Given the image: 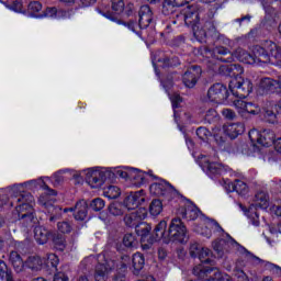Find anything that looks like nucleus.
Here are the masks:
<instances>
[{"instance_id":"obj_1","label":"nucleus","mask_w":281,"mask_h":281,"mask_svg":"<svg viewBox=\"0 0 281 281\" xmlns=\"http://www.w3.org/2000/svg\"><path fill=\"white\" fill-rule=\"evenodd\" d=\"M220 70L224 76L234 78L229 83V91L232 93L231 102H233L237 113L241 117L258 115L261 111L260 106L243 100L254 91V83H251V80L240 77L245 71L240 65L221 66Z\"/></svg>"},{"instance_id":"obj_2","label":"nucleus","mask_w":281,"mask_h":281,"mask_svg":"<svg viewBox=\"0 0 281 281\" xmlns=\"http://www.w3.org/2000/svg\"><path fill=\"white\" fill-rule=\"evenodd\" d=\"M167 221H160L154 229V233L150 234V225L142 224L136 228L137 236L140 238V245L143 249H150L154 243H186L188 229L181 218H173L169 225V232Z\"/></svg>"},{"instance_id":"obj_3","label":"nucleus","mask_w":281,"mask_h":281,"mask_svg":"<svg viewBox=\"0 0 281 281\" xmlns=\"http://www.w3.org/2000/svg\"><path fill=\"white\" fill-rule=\"evenodd\" d=\"M233 56L246 65L262 67V65L270 64L281 67V48L271 41L265 42L262 46L252 47V55L243 48H237Z\"/></svg>"},{"instance_id":"obj_4","label":"nucleus","mask_w":281,"mask_h":281,"mask_svg":"<svg viewBox=\"0 0 281 281\" xmlns=\"http://www.w3.org/2000/svg\"><path fill=\"white\" fill-rule=\"evenodd\" d=\"M199 260L201 265L195 266L193 268L194 276H198V278H212L214 276V280L217 281H232V278H229L228 274H223L218 269L212 268L214 267V257L212 256V250L210 248H201L199 254Z\"/></svg>"},{"instance_id":"obj_5","label":"nucleus","mask_w":281,"mask_h":281,"mask_svg":"<svg viewBox=\"0 0 281 281\" xmlns=\"http://www.w3.org/2000/svg\"><path fill=\"white\" fill-rule=\"evenodd\" d=\"M184 23L186 25H190L192 27L193 35L195 36L196 41H199V43H205L207 35L216 36V27H214L212 23L205 24V27H209V32L203 29V24L199 22V12L194 5L188 7L184 11Z\"/></svg>"},{"instance_id":"obj_6","label":"nucleus","mask_w":281,"mask_h":281,"mask_svg":"<svg viewBox=\"0 0 281 281\" xmlns=\"http://www.w3.org/2000/svg\"><path fill=\"white\" fill-rule=\"evenodd\" d=\"M32 203H34V198L30 193H22L12 196L10 200V206L14 207L18 212V218H25L26 223H32L34 221V210L32 209Z\"/></svg>"},{"instance_id":"obj_7","label":"nucleus","mask_w":281,"mask_h":281,"mask_svg":"<svg viewBox=\"0 0 281 281\" xmlns=\"http://www.w3.org/2000/svg\"><path fill=\"white\" fill-rule=\"evenodd\" d=\"M81 175H85L86 181L90 188H102L106 179L111 177V171L106 168L95 167L81 171Z\"/></svg>"},{"instance_id":"obj_8","label":"nucleus","mask_w":281,"mask_h":281,"mask_svg":"<svg viewBox=\"0 0 281 281\" xmlns=\"http://www.w3.org/2000/svg\"><path fill=\"white\" fill-rule=\"evenodd\" d=\"M248 135L255 151L260 150V146L269 147L276 144V134L271 130H265L263 132L251 130Z\"/></svg>"},{"instance_id":"obj_9","label":"nucleus","mask_w":281,"mask_h":281,"mask_svg":"<svg viewBox=\"0 0 281 281\" xmlns=\"http://www.w3.org/2000/svg\"><path fill=\"white\" fill-rule=\"evenodd\" d=\"M206 98L213 104H227V99L232 102V94L223 83H214L209 88Z\"/></svg>"},{"instance_id":"obj_10","label":"nucleus","mask_w":281,"mask_h":281,"mask_svg":"<svg viewBox=\"0 0 281 281\" xmlns=\"http://www.w3.org/2000/svg\"><path fill=\"white\" fill-rule=\"evenodd\" d=\"M49 236H52L53 243L57 247V249L63 251V249H65V237L63 236L55 237L54 234H52L49 231H47V228L43 226L35 227L34 238L36 243H38V245H45V243L49 240Z\"/></svg>"},{"instance_id":"obj_11","label":"nucleus","mask_w":281,"mask_h":281,"mask_svg":"<svg viewBox=\"0 0 281 281\" xmlns=\"http://www.w3.org/2000/svg\"><path fill=\"white\" fill-rule=\"evenodd\" d=\"M116 175L122 179H130L131 181H135L136 186H142V183L146 182V177H153V173H145L139 169L123 167L116 170Z\"/></svg>"},{"instance_id":"obj_12","label":"nucleus","mask_w":281,"mask_h":281,"mask_svg":"<svg viewBox=\"0 0 281 281\" xmlns=\"http://www.w3.org/2000/svg\"><path fill=\"white\" fill-rule=\"evenodd\" d=\"M153 21V11L150 10V7L143 5L139 10V20L138 25L135 22H132L128 24V30L132 32H135L138 36H142V33L137 32V27L140 30H146L148 25H150Z\"/></svg>"},{"instance_id":"obj_13","label":"nucleus","mask_w":281,"mask_h":281,"mask_svg":"<svg viewBox=\"0 0 281 281\" xmlns=\"http://www.w3.org/2000/svg\"><path fill=\"white\" fill-rule=\"evenodd\" d=\"M149 192L154 196H172L175 194V187L166 180L159 179L149 187Z\"/></svg>"},{"instance_id":"obj_14","label":"nucleus","mask_w":281,"mask_h":281,"mask_svg":"<svg viewBox=\"0 0 281 281\" xmlns=\"http://www.w3.org/2000/svg\"><path fill=\"white\" fill-rule=\"evenodd\" d=\"M143 203H146V192H144V190H140L130 193L124 200L123 207L128 211L137 210V207H139V205H142Z\"/></svg>"},{"instance_id":"obj_15","label":"nucleus","mask_w":281,"mask_h":281,"mask_svg":"<svg viewBox=\"0 0 281 281\" xmlns=\"http://www.w3.org/2000/svg\"><path fill=\"white\" fill-rule=\"evenodd\" d=\"M148 216V211L145 207H139L136 211L127 214L124 217V223L127 225V227H135L136 226V234H137V228L139 225H146V223L139 224V221H144Z\"/></svg>"},{"instance_id":"obj_16","label":"nucleus","mask_w":281,"mask_h":281,"mask_svg":"<svg viewBox=\"0 0 281 281\" xmlns=\"http://www.w3.org/2000/svg\"><path fill=\"white\" fill-rule=\"evenodd\" d=\"M202 170L212 177V175H223V165L218 162H211L210 157L201 156L198 159Z\"/></svg>"},{"instance_id":"obj_17","label":"nucleus","mask_w":281,"mask_h":281,"mask_svg":"<svg viewBox=\"0 0 281 281\" xmlns=\"http://www.w3.org/2000/svg\"><path fill=\"white\" fill-rule=\"evenodd\" d=\"M115 269V261L106 260L105 263H99L95 268V281H106L109 273Z\"/></svg>"},{"instance_id":"obj_18","label":"nucleus","mask_w":281,"mask_h":281,"mask_svg":"<svg viewBox=\"0 0 281 281\" xmlns=\"http://www.w3.org/2000/svg\"><path fill=\"white\" fill-rule=\"evenodd\" d=\"M202 225L204 226H195L194 232L201 234L205 238H210L212 236V229L215 232H221V226L214 220H203Z\"/></svg>"},{"instance_id":"obj_19","label":"nucleus","mask_w":281,"mask_h":281,"mask_svg":"<svg viewBox=\"0 0 281 281\" xmlns=\"http://www.w3.org/2000/svg\"><path fill=\"white\" fill-rule=\"evenodd\" d=\"M199 78H201V68L199 66H193L184 72L182 80L189 89H192L196 85Z\"/></svg>"},{"instance_id":"obj_20","label":"nucleus","mask_w":281,"mask_h":281,"mask_svg":"<svg viewBox=\"0 0 281 281\" xmlns=\"http://www.w3.org/2000/svg\"><path fill=\"white\" fill-rule=\"evenodd\" d=\"M223 133L227 135L231 139H236L238 135H243L245 133V124L244 123H228L223 126Z\"/></svg>"},{"instance_id":"obj_21","label":"nucleus","mask_w":281,"mask_h":281,"mask_svg":"<svg viewBox=\"0 0 281 281\" xmlns=\"http://www.w3.org/2000/svg\"><path fill=\"white\" fill-rule=\"evenodd\" d=\"M87 202L85 200H81L77 202V204L74 207L65 209L64 212H75L74 216L76 221H85L87 218Z\"/></svg>"},{"instance_id":"obj_22","label":"nucleus","mask_w":281,"mask_h":281,"mask_svg":"<svg viewBox=\"0 0 281 281\" xmlns=\"http://www.w3.org/2000/svg\"><path fill=\"white\" fill-rule=\"evenodd\" d=\"M260 87L265 91L281 93V77H279L278 81L271 78H263L261 79Z\"/></svg>"},{"instance_id":"obj_23","label":"nucleus","mask_w":281,"mask_h":281,"mask_svg":"<svg viewBox=\"0 0 281 281\" xmlns=\"http://www.w3.org/2000/svg\"><path fill=\"white\" fill-rule=\"evenodd\" d=\"M192 0H166L162 4L164 14H169L170 12H175V8H181V5H186L190 3Z\"/></svg>"},{"instance_id":"obj_24","label":"nucleus","mask_w":281,"mask_h":281,"mask_svg":"<svg viewBox=\"0 0 281 281\" xmlns=\"http://www.w3.org/2000/svg\"><path fill=\"white\" fill-rule=\"evenodd\" d=\"M9 262L12 265L14 271L16 273H21L23 271V268L25 267V263L23 262V259L21 258V255L16 251H12L9 256Z\"/></svg>"},{"instance_id":"obj_25","label":"nucleus","mask_w":281,"mask_h":281,"mask_svg":"<svg viewBox=\"0 0 281 281\" xmlns=\"http://www.w3.org/2000/svg\"><path fill=\"white\" fill-rule=\"evenodd\" d=\"M199 216H201V211L194 204H189L182 214V218H187V221H196Z\"/></svg>"},{"instance_id":"obj_26","label":"nucleus","mask_w":281,"mask_h":281,"mask_svg":"<svg viewBox=\"0 0 281 281\" xmlns=\"http://www.w3.org/2000/svg\"><path fill=\"white\" fill-rule=\"evenodd\" d=\"M207 58L212 56L213 60H223L222 56H226V54H229V50L223 46H217L212 50L205 52Z\"/></svg>"},{"instance_id":"obj_27","label":"nucleus","mask_w":281,"mask_h":281,"mask_svg":"<svg viewBox=\"0 0 281 281\" xmlns=\"http://www.w3.org/2000/svg\"><path fill=\"white\" fill-rule=\"evenodd\" d=\"M255 205L261 210H267L269 207V195L263 191L258 192L255 196Z\"/></svg>"},{"instance_id":"obj_28","label":"nucleus","mask_w":281,"mask_h":281,"mask_svg":"<svg viewBox=\"0 0 281 281\" xmlns=\"http://www.w3.org/2000/svg\"><path fill=\"white\" fill-rule=\"evenodd\" d=\"M132 265L134 268V273H139L144 269V265H146V259H144V255L137 252L133 255Z\"/></svg>"},{"instance_id":"obj_29","label":"nucleus","mask_w":281,"mask_h":281,"mask_svg":"<svg viewBox=\"0 0 281 281\" xmlns=\"http://www.w3.org/2000/svg\"><path fill=\"white\" fill-rule=\"evenodd\" d=\"M228 192H237V194H246L247 183L241 180L228 183Z\"/></svg>"},{"instance_id":"obj_30","label":"nucleus","mask_w":281,"mask_h":281,"mask_svg":"<svg viewBox=\"0 0 281 281\" xmlns=\"http://www.w3.org/2000/svg\"><path fill=\"white\" fill-rule=\"evenodd\" d=\"M45 16L48 19H67V12L57 10L56 8H47L45 11Z\"/></svg>"},{"instance_id":"obj_31","label":"nucleus","mask_w":281,"mask_h":281,"mask_svg":"<svg viewBox=\"0 0 281 281\" xmlns=\"http://www.w3.org/2000/svg\"><path fill=\"white\" fill-rule=\"evenodd\" d=\"M164 210V204L159 200H154L149 205L151 216H159Z\"/></svg>"},{"instance_id":"obj_32","label":"nucleus","mask_w":281,"mask_h":281,"mask_svg":"<svg viewBox=\"0 0 281 281\" xmlns=\"http://www.w3.org/2000/svg\"><path fill=\"white\" fill-rule=\"evenodd\" d=\"M103 194L108 199H117V196H120L122 194V191L120 190V188H117L115 186H110L104 189Z\"/></svg>"},{"instance_id":"obj_33","label":"nucleus","mask_w":281,"mask_h":281,"mask_svg":"<svg viewBox=\"0 0 281 281\" xmlns=\"http://www.w3.org/2000/svg\"><path fill=\"white\" fill-rule=\"evenodd\" d=\"M109 212L112 216H122L124 214V206L120 202H113L109 206Z\"/></svg>"},{"instance_id":"obj_34","label":"nucleus","mask_w":281,"mask_h":281,"mask_svg":"<svg viewBox=\"0 0 281 281\" xmlns=\"http://www.w3.org/2000/svg\"><path fill=\"white\" fill-rule=\"evenodd\" d=\"M36 183L37 186H40V188L45 190V194H48L49 196H56V191L49 189V187L47 186V183H49L48 177L37 180Z\"/></svg>"},{"instance_id":"obj_35","label":"nucleus","mask_w":281,"mask_h":281,"mask_svg":"<svg viewBox=\"0 0 281 281\" xmlns=\"http://www.w3.org/2000/svg\"><path fill=\"white\" fill-rule=\"evenodd\" d=\"M263 117L269 124H278V115L273 112V108L266 109Z\"/></svg>"},{"instance_id":"obj_36","label":"nucleus","mask_w":281,"mask_h":281,"mask_svg":"<svg viewBox=\"0 0 281 281\" xmlns=\"http://www.w3.org/2000/svg\"><path fill=\"white\" fill-rule=\"evenodd\" d=\"M27 265L30 269L38 270L43 265H45V261L41 259V257H31L29 258Z\"/></svg>"},{"instance_id":"obj_37","label":"nucleus","mask_w":281,"mask_h":281,"mask_svg":"<svg viewBox=\"0 0 281 281\" xmlns=\"http://www.w3.org/2000/svg\"><path fill=\"white\" fill-rule=\"evenodd\" d=\"M0 2L7 3V8H9V10H12L13 12H23V4L19 1L12 3V0H0Z\"/></svg>"},{"instance_id":"obj_38","label":"nucleus","mask_w":281,"mask_h":281,"mask_svg":"<svg viewBox=\"0 0 281 281\" xmlns=\"http://www.w3.org/2000/svg\"><path fill=\"white\" fill-rule=\"evenodd\" d=\"M124 0H113L112 1V11L114 14H122L124 12Z\"/></svg>"},{"instance_id":"obj_39","label":"nucleus","mask_w":281,"mask_h":281,"mask_svg":"<svg viewBox=\"0 0 281 281\" xmlns=\"http://www.w3.org/2000/svg\"><path fill=\"white\" fill-rule=\"evenodd\" d=\"M58 256L55 254H48L46 260H44V265H46V267H58Z\"/></svg>"},{"instance_id":"obj_40","label":"nucleus","mask_w":281,"mask_h":281,"mask_svg":"<svg viewBox=\"0 0 281 281\" xmlns=\"http://www.w3.org/2000/svg\"><path fill=\"white\" fill-rule=\"evenodd\" d=\"M196 135L200 139H202V142H207V139L212 137V133L205 127H199L196 130Z\"/></svg>"},{"instance_id":"obj_41","label":"nucleus","mask_w":281,"mask_h":281,"mask_svg":"<svg viewBox=\"0 0 281 281\" xmlns=\"http://www.w3.org/2000/svg\"><path fill=\"white\" fill-rule=\"evenodd\" d=\"M123 245L125 247H135V245H137V239H135V235L125 234L123 237Z\"/></svg>"},{"instance_id":"obj_42","label":"nucleus","mask_w":281,"mask_h":281,"mask_svg":"<svg viewBox=\"0 0 281 281\" xmlns=\"http://www.w3.org/2000/svg\"><path fill=\"white\" fill-rule=\"evenodd\" d=\"M172 109H173V115L177 122V109H179V103L181 102V97L178 93H173L170 97Z\"/></svg>"},{"instance_id":"obj_43","label":"nucleus","mask_w":281,"mask_h":281,"mask_svg":"<svg viewBox=\"0 0 281 281\" xmlns=\"http://www.w3.org/2000/svg\"><path fill=\"white\" fill-rule=\"evenodd\" d=\"M104 200L97 198L94 199L91 203H90V207L94 211V212H100V210H103L104 207Z\"/></svg>"},{"instance_id":"obj_44","label":"nucleus","mask_w":281,"mask_h":281,"mask_svg":"<svg viewBox=\"0 0 281 281\" xmlns=\"http://www.w3.org/2000/svg\"><path fill=\"white\" fill-rule=\"evenodd\" d=\"M263 267L271 271L272 273H277L278 276H281V268L280 266H276L274 263H271L269 261H263Z\"/></svg>"},{"instance_id":"obj_45","label":"nucleus","mask_w":281,"mask_h":281,"mask_svg":"<svg viewBox=\"0 0 281 281\" xmlns=\"http://www.w3.org/2000/svg\"><path fill=\"white\" fill-rule=\"evenodd\" d=\"M57 228L61 234H69L71 232V225L68 222L58 223Z\"/></svg>"},{"instance_id":"obj_46","label":"nucleus","mask_w":281,"mask_h":281,"mask_svg":"<svg viewBox=\"0 0 281 281\" xmlns=\"http://www.w3.org/2000/svg\"><path fill=\"white\" fill-rule=\"evenodd\" d=\"M201 249H203V247L199 246V244L191 245L190 256H192V258H199V255L201 254Z\"/></svg>"},{"instance_id":"obj_47","label":"nucleus","mask_w":281,"mask_h":281,"mask_svg":"<svg viewBox=\"0 0 281 281\" xmlns=\"http://www.w3.org/2000/svg\"><path fill=\"white\" fill-rule=\"evenodd\" d=\"M222 115L225 120H236V112L232 109H224L222 110Z\"/></svg>"},{"instance_id":"obj_48","label":"nucleus","mask_w":281,"mask_h":281,"mask_svg":"<svg viewBox=\"0 0 281 281\" xmlns=\"http://www.w3.org/2000/svg\"><path fill=\"white\" fill-rule=\"evenodd\" d=\"M41 10H43L41 2L34 1L29 4V12H41Z\"/></svg>"},{"instance_id":"obj_49","label":"nucleus","mask_w":281,"mask_h":281,"mask_svg":"<svg viewBox=\"0 0 281 281\" xmlns=\"http://www.w3.org/2000/svg\"><path fill=\"white\" fill-rule=\"evenodd\" d=\"M40 203H42V205H45V207H48V212H50V214H54V212H57V210H60L52 205L49 206V203H47V200H45V196L40 198Z\"/></svg>"},{"instance_id":"obj_50","label":"nucleus","mask_w":281,"mask_h":281,"mask_svg":"<svg viewBox=\"0 0 281 281\" xmlns=\"http://www.w3.org/2000/svg\"><path fill=\"white\" fill-rule=\"evenodd\" d=\"M54 281H69V277L64 272H57L54 277Z\"/></svg>"},{"instance_id":"obj_51","label":"nucleus","mask_w":281,"mask_h":281,"mask_svg":"<svg viewBox=\"0 0 281 281\" xmlns=\"http://www.w3.org/2000/svg\"><path fill=\"white\" fill-rule=\"evenodd\" d=\"M0 274L8 276V266L5 265V261H0Z\"/></svg>"},{"instance_id":"obj_52","label":"nucleus","mask_w":281,"mask_h":281,"mask_svg":"<svg viewBox=\"0 0 281 281\" xmlns=\"http://www.w3.org/2000/svg\"><path fill=\"white\" fill-rule=\"evenodd\" d=\"M214 117H216V110L210 109V110L206 112V120H207L209 122H211V120H214Z\"/></svg>"},{"instance_id":"obj_53","label":"nucleus","mask_w":281,"mask_h":281,"mask_svg":"<svg viewBox=\"0 0 281 281\" xmlns=\"http://www.w3.org/2000/svg\"><path fill=\"white\" fill-rule=\"evenodd\" d=\"M270 210L276 216H281V205H274Z\"/></svg>"},{"instance_id":"obj_54","label":"nucleus","mask_w":281,"mask_h":281,"mask_svg":"<svg viewBox=\"0 0 281 281\" xmlns=\"http://www.w3.org/2000/svg\"><path fill=\"white\" fill-rule=\"evenodd\" d=\"M98 0H81V8H89Z\"/></svg>"},{"instance_id":"obj_55","label":"nucleus","mask_w":281,"mask_h":281,"mask_svg":"<svg viewBox=\"0 0 281 281\" xmlns=\"http://www.w3.org/2000/svg\"><path fill=\"white\" fill-rule=\"evenodd\" d=\"M128 260H130L128 256L122 257V261L119 269L121 270L126 269V266L128 265Z\"/></svg>"},{"instance_id":"obj_56","label":"nucleus","mask_w":281,"mask_h":281,"mask_svg":"<svg viewBox=\"0 0 281 281\" xmlns=\"http://www.w3.org/2000/svg\"><path fill=\"white\" fill-rule=\"evenodd\" d=\"M237 278H238V281H249V279L247 278V274H245L244 271H238Z\"/></svg>"},{"instance_id":"obj_57","label":"nucleus","mask_w":281,"mask_h":281,"mask_svg":"<svg viewBox=\"0 0 281 281\" xmlns=\"http://www.w3.org/2000/svg\"><path fill=\"white\" fill-rule=\"evenodd\" d=\"M166 256H168V252H166V249H164V248L158 249V258L160 260H164L166 258Z\"/></svg>"},{"instance_id":"obj_58","label":"nucleus","mask_w":281,"mask_h":281,"mask_svg":"<svg viewBox=\"0 0 281 281\" xmlns=\"http://www.w3.org/2000/svg\"><path fill=\"white\" fill-rule=\"evenodd\" d=\"M274 148L277 153L281 154V138H278L277 140H274Z\"/></svg>"},{"instance_id":"obj_59","label":"nucleus","mask_w":281,"mask_h":281,"mask_svg":"<svg viewBox=\"0 0 281 281\" xmlns=\"http://www.w3.org/2000/svg\"><path fill=\"white\" fill-rule=\"evenodd\" d=\"M213 249H214V251H217V254H221L222 248H221L220 241H214L213 243Z\"/></svg>"},{"instance_id":"obj_60","label":"nucleus","mask_w":281,"mask_h":281,"mask_svg":"<svg viewBox=\"0 0 281 281\" xmlns=\"http://www.w3.org/2000/svg\"><path fill=\"white\" fill-rule=\"evenodd\" d=\"M61 3H66L67 5H72L75 3V0H59Z\"/></svg>"},{"instance_id":"obj_61","label":"nucleus","mask_w":281,"mask_h":281,"mask_svg":"<svg viewBox=\"0 0 281 281\" xmlns=\"http://www.w3.org/2000/svg\"><path fill=\"white\" fill-rule=\"evenodd\" d=\"M103 16H105V19H110V21H115V18H113L111 14L109 13H102Z\"/></svg>"},{"instance_id":"obj_62","label":"nucleus","mask_w":281,"mask_h":281,"mask_svg":"<svg viewBox=\"0 0 281 281\" xmlns=\"http://www.w3.org/2000/svg\"><path fill=\"white\" fill-rule=\"evenodd\" d=\"M226 236H227V243H231V245L236 244V240H234V238H232L229 235H226Z\"/></svg>"},{"instance_id":"obj_63","label":"nucleus","mask_w":281,"mask_h":281,"mask_svg":"<svg viewBox=\"0 0 281 281\" xmlns=\"http://www.w3.org/2000/svg\"><path fill=\"white\" fill-rule=\"evenodd\" d=\"M262 281H273V279L271 277H265Z\"/></svg>"},{"instance_id":"obj_64","label":"nucleus","mask_w":281,"mask_h":281,"mask_svg":"<svg viewBox=\"0 0 281 281\" xmlns=\"http://www.w3.org/2000/svg\"><path fill=\"white\" fill-rule=\"evenodd\" d=\"M33 281H47V280H45L43 278H37V279H34Z\"/></svg>"}]
</instances>
